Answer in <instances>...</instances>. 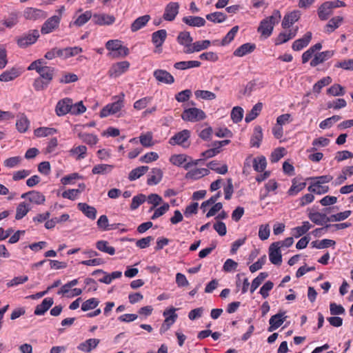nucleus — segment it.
Returning <instances> with one entry per match:
<instances>
[{
  "label": "nucleus",
  "mask_w": 353,
  "mask_h": 353,
  "mask_svg": "<svg viewBox=\"0 0 353 353\" xmlns=\"http://www.w3.org/2000/svg\"><path fill=\"white\" fill-rule=\"evenodd\" d=\"M92 17V12L90 10L85 11L80 14L74 21L73 24L76 26L81 27L86 23Z\"/></svg>",
  "instance_id": "obj_56"
},
{
  "label": "nucleus",
  "mask_w": 353,
  "mask_h": 353,
  "mask_svg": "<svg viewBox=\"0 0 353 353\" xmlns=\"http://www.w3.org/2000/svg\"><path fill=\"white\" fill-rule=\"evenodd\" d=\"M30 210V208L27 203L25 202L20 203L16 209L15 219L17 220L23 219Z\"/></svg>",
  "instance_id": "obj_45"
},
{
  "label": "nucleus",
  "mask_w": 353,
  "mask_h": 353,
  "mask_svg": "<svg viewBox=\"0 0 353 353\" xmlns=\"http://www.w3.org/2000/svg\"><path fill=\"white\" fill-rule=\"evenodd\" d=\"M298 28H295L294 30H289V32H281L276 41V45H280L282 43H284L289 41L290 39L294 38L297 32Z\"/></svg>",
  "instance_id": "obj_40"
},
{
  "label": "nucleus",
  "mask_w": 353,
  "mask_h": 353,
  "mask_svg": "<svg viewBox=\"0 0 353 353\" xmlns=\"http://www.w3.org/2000/svg\"><path fill=\"white\" fill-rule=\"evenodd\" d=\"M311 244L313 248L317 249H323L334 246L336 244V242L334 240L325 239L321 241H312Z\"/></svg>",
  "instance_id": "obj_53"
},
{
  "label": "nucleus",
  "mask_w": 353,
  "mask_h": 353,
  "mask_svg": "<svg viewBox=\"0 0 353 353\" xmlns=\"http://www.w3.org/2000/svg\"><path fill=\"white\" fill-rule=\"evenodd\" d=\"M268 276L267 272H261L252 282L250 285V292L253 293L262 283V282Z\"/></svg>",
  "instance_id": "obj_51"
},
{
  "label": "nucleus",
  "mask_w": 353,
  "mask_h": 353,
  "mask_svg": "<svg viewBox=\"0 0 353 353\" xmlns=\"http://www.w3.org/2000/svg\"><path fill=\"white\" fill-rule=\"evenodd\" d=\"M335 68H342L345 70L353 71V59H344L341 61H338L334 65Z\"/></svg>",
  "instance_id": "obj_64"
},
{
  "label": "nucleus",
  "mask_w": 353,
  "mask_h": 353,
  "mask_svg": "<svg viewBox=\"0 0 353 353\" xmlns=\"http://www.w3.org/2000/svg\"><path fill=\"white\" fill-rule=\"evenodd\" d=\"M78 209L81 211L88 218L95 219L97 216V210L94 207L90 206L85 203H79Z\"/></svg>",
  "instance_id": "obj_27"
},
{
  "label": "nucleus",
  "mask_w": 353,
  "mask_h": 353,
  "mask_svg": "<svg viewBox=\"0 0 353 353\" xmlns=\"http://www.w3.org/2000/svg\"><path fill=\"white\" fill-rule=\"evenodd\" d=\"M96 247L101 252L107 253L110 255H114L115 254L114 248L110 246L109 243L106 241H98L96 243Z\"/></svg>",
  "instance_id": "obj_44"
},
{
  "label": "nucleus",
  "mask_w": 353,
  "mask_h": 353,
  "mask_svg": "<svg viewBox=\"0 0 353 353\" xmlns=\"http://www.w3.org/2000/svg\"><path fill=\"white\" fill-rule=\"evenodd\" d=\"M178 43L184 46L185 49L190 48L192 45L193 38L189 32H181L176 39Z\"/></svg>",
  "instance_id": "obj_29"
},
{
  "label": "nucleus",
  "mask_w": 353,
  "mask_h": 353,
  "mask_svg": "<svg viewBox=\"0 0 353 353\" xmlns=\"http://www.w3.org/2000/svg\"><path fill=\"white\" fill-rule=\"evenodd\" d=\"M343 21V18L337 16L332 18L325 26V32L330 34L338 28Z\"/></svg>",
  "instance_id": "obj_33"
},
{
  "label": "nucleus",
  "mask_w": 353,
  "mask_h": 353,
  "mask_svg": "<svg viewBox=\"0 0 353 353\" xmlns=\"http://www.w3.org/2000/svg\"><path fill=\"white\" fill-rule=\"evenodd\" d=\"M26 19L36 21L39 19H45L47 14L42 10L34 8H27L23 12Z\"/></svg>",
  "instance_id": "obj_11"
},
{
  "label": "nucleus",
  "mask_w": 353,
  "mask_h": 353,
  "mask_svg": "<svg viewBox=\"0 0 353 353\" xmlns=\"http://www.w3.org/2000/svg\"><path fill=\"white\" fill-rule=\"evenodd\" d=\"M263 139V132L261 126L257 125L254 129L253 134L250 139V145L252 147L259 148Z\"/></svg>",
  "instance_id": "obj_34"
},
{
  "label": "nucleus",
  "mask_w": 353,
  "mask_h": 353,
  "mask_svg": "<svg viewBox=\"0 0 353 353\" xmlns=\"http://www.w3.org/2000/svg\"><path fill=\"white\" fill-rule=\"evenodd\" d=\"M195 97L197 99H202L204 100H213L216 98V94L208 90H196L194 92Z\"/></svg>",
  "instance_id": "obj_60"
},
{
  "label": "nucleus",
  "mask_w": 353,
  "mask_h": 353,
  "mask_svg": "<svg viewBox=\"0 0 353 353\" xmlns=\"http://www.w3.org/2000/svg\"><path fill=\"white\" fill-rule=\"evenodd\" d=\"M312 228L309 221H303L301 226H297L292 229L291 234L293 237L297 239L306 234Z\"/></svg>",
  "instance_id": "obj_31"
},
{
  "label": "nucleus",
  "mask_w": 353,
  "mask_h": 353,
  "mask_svg": "<svg viewBox=\"0 0 353 353\" xmlns=\"http://www.w3.org/2000/svg\"><path fill=\"white\" fill-rule=\"evenodd\" d=\"M263 108V103L261 102H259L256 103L252 110L246 114L245 117V121L246 123H250L254 119H255L257 116L260 114L261 110Z\"/></svg>",
  "instance_id": "obj_36"
},
{
  "label": "nucleus",
  "mask_w": 353,
  "mask_h": 353,
  "mask_svg": "<svg viewBox=\"0 0 353 353\" xmlns=\"http://www.w3.org/2000/svg\"><path fill=\"white\" fill-rule=\"evenodd\" d=\"M152 139V134L150 132H148L145 134H141L139 137V141L141 144L145 148H149L154 145Z\"/></svg>",
  "instance_id": "obj_57"
},
{
  "label": "nucleus",
  "mask_w": 353,
  "mask_h": 353,
  "mask_svg": "<svg viewBox=\"0 0 353 353\" xmlns=\"http://www.w3.org/2000/svg\"><path fill=\"white\" fill-rule=\"evenodd\" d=\"M332 82V79L330 77H325L318 81L313 86V91L319 93L321 89L329 85Z\"/></svg>",
  "instance_id": "obj_61"
},
{
  "label": "nucleus",
  "mask_w": 353,
  "mask_h": 353,
  "mask_svg": "<svg viewBox=\"0 0 353 353\" xmlns=\"http://www.w3.org/2000/svg\"><path fill=\"white\" fill-rule=\"evenodd\" d=\"M183 22L192 27H202L205 24V20L201 17L188 16L182 19Z\"/></svg>",
  "instance_id": "obj_28"
},
{
  "label": "nucleus",
  "mask_w": 353,
  "mask_h": 353,
  "mask_svg": "<svg viewBox=\"0 0 353 353\" xmlns=\"http://www.w3.org/2000/svg\"><path fill=\"white\" fill-rule=\"evenodd\" d=\"M252 162L254 170L259 172H263L267 165L266 159L263 156L254 158Z\"/></svg>",
  "instance_id": "obj_48"
},
{
  "label": "nucleus",
  "mask_w": 353,
  "mask_h": 353,
  "mask_svg": "<svg viewBox=\"0 0 353 353\" xmlns=\"http://www.w3.org/2000/svg\"><path fill=\"white\" fill-rule=\"evenodd\" d=\"M78 137L83 143L90 145H96L99 141L98 137L92 134L79 133Z\"/></svg>",
  "instance_id": "obj_49"
},
{
  "label": "nucleus",
  "mask_w": 353,
  "mask_h": 353,
  "mask_svg": "<svg viewBox=\"0 0 353 353\" xmlns=\"http://www.w3.org/2000/svg\"><path fill=\"white\" fill-rule=\"evenodd\" d=\"M57 132V130L52 128L41 127L34 130V135L37 137H45L49 135H53Z\"/></svg>",
  "instance_id": "obj_55"
},
{
  "label": "nucleus",
  "mask_w": 353,
  "mask_h": 353,
  "mask_svg": "<svg viewBox=\"0 0 353 353\" xmlns=\"http://www.w3.org/2000/svg\"><path fill=\"white\" fill-rule=\"evenodd\" d=\"M70 155L77 156V159L80 160L85 157L87 153V148L85 145H79L73 147L69 151Z\"/></svg>",
  "instance_id": "obj_47"
},
{
  "label": "nucleus",
  "mask_w": 353,
  "mask_h": 353,
  "mask_svg": "<svg viewBox=\"0 0 353 353\" xmlns=\"http://www.w3.org/2000/svg\"><path fill=\"white\" fill-rule=\"evenodd\" d=\"M206 117L205 112L196 108H190L184 110L182 112L183 120L190 122H196L203 120Z\"/></svg>",
  "instance_id": "obj_6"
},
{
  "label": "nucleus",
  "mask_w": 353,
  "mask_h": 353,
  "mask_svg": "<svg viewBox=\"0 0 353 353\" xmlns=\"http://www.w3.org/2000/svg\"><path fill=\"white\" fill-rule=\"evenodd\" d=\"M341 119V116L334 115L331 117H329V118L322 121L319 124V127L321 129L330 128L332 126V125L334 123L339 121Z\"/></svg>",
  "instance_id": "obj_58"
},
{
  "label": "nucleus",
  "mask_w": 353,
  "mask_h": 353,
  "mask_svg": "<svg viewBox=\"0 0 353 353\" xmlns=\"http://www.w3.org/2000/svg\"><path fill=\"white\" fill-rule=\"evenodd\" d=\"M22 71L20 68L13 67L0 74V81L8 82L12 81L19 77Z\"/></svg>",
  "instance_id": "obj_17"
},
{
  "label": "nucleus",
  "mask_w": 353,
  "mask_h": 353,
  "mask_svg": "<svg viewBox=\"0 0 353 353\" xmlns=\"http://www.w3.org/2000/svg\"><path fill=\"white\" fill-rule=\"evenodd\" d=\"M153 75L158 81L165 84H172L174 82L173 76L165 70H156Z\"/></svg>",
  "instance_id": "obj_14"
},
{
  "label": "nucleus",
  "mask_w": 353,
  "mask_h": 353,
  "mask_svg": "<svg viewBox=\"0 0 353 353\" xmlns=\"http://www.w3.org/2000/svg\"><path fill=\"white\" fill-rule=\"evenodd\" d=\"M94 23L99 26H110L114 23L116 19L113 15L107 14H95L93 15Z\"/></svg>",
  "instance_id": "obj_18"
},
{
  "label": "nucleus",
  "mask_w": 353,
  "mask_h": 353,
  "mask_svg": "<svg viewBox=\"0 0 353 353\" xmlns=\"http://www.w3.org/2000/svg\"><path fill=\"white\" fill-rule=\"evenodd\" d=\"M255 48H256V46L253 43H244L234 50V55L236 57H243V56L253 52Z\"/></svg>",
  "instance_id": "obj_32"
},
{
  "label": "nucleus",
  "mask_w": 353,
  "mask_h": 353,
  "mask_svg": "<svg viewBox=\"0 0 353 353\" xmlns=\"http://www.w3.org/2000/svg\"><path fill=\"white\" fill-rule=\"evenodd\" d=\"M312 39V32H306L303 37L294 41L292 43V48L294 51H299L306 47Z\"/></svg>",
  "instance_id": "obj_19"
},
{
  "label": "nucleus",
  "mask_w": 353,
  "mask_h": 353,
  "mask_svg": "<svg viewBox=\"0 0 353 353\" xmlns=\"http://www.w3.org/2000/svg\"><path fill=\"white\" fill-rule=\"evenodd\" d=\"M179 7L178 2L171 1L168 3L165 7L163 19L167 21H174L179 13Z\"/></svg>",
  "instance_id": "obj_8"
},
{
  "label": "nucleus",
  "mask_w": 353,
  "mask_h": 353,
  "mask_svg": "<svg viewBox=\"0 0 353 353\" xmlns=\"http://www.w3.org/2000/svg\"><path fill=\"white\" fill-rule=\"evenodd\" d=\"M281 18L280 12L276 10H274L271 16L263 19L257 29L261 37L265 39L269 37L272 33L274 26L279 23Z\"/></svg>",
  "instance_id": "obj_2"
},
{
  "label": "nucleus",
  "mask_w": 353,
  "mask_h": 353,
  "mask_svg": "<svg viewBox=\"0 0 353 353\" xmlns=\"http://www.w3.org/2000/svg\"><path fill=\"white\" fill-rule=\"evenodd\" d=\"M299 18H300V12H299V11H297V10L293 11V12L285 15V17L283 19V21H282V27L283 28H290L296 21H297Z\"/></svg>",
  "instance_id": "obj_26"
},
{
  "label": "nucleus",
  "mask_w": 353,
  "mask_h": 353,
  "mask_svg": "<svg viewBox=\"0 0 353 353\" xmlns=\"http://www.w3.org/2000/svg\"><path fill=\"white\" fill-rule=\"evenodd\" d=\"M210 174V170L207 168H195L192 170H190L185 174V179H192V180H197L203 176H207Z\"/></svg>",
  "instance_id": "obj_20"
},
{
  "label": "nucleus",
  "mask_w": 353,
  "mask_h": 353,
  "mask_svg": "<svg viewBox=\"0 0 353 353\" xmlns=\"http://www.w3.org/2000/svg\"><path fill=\"white\" fill-rule=\"evenodd\" d=\"M308 191L316 194H322L328 192L329 187L321 184H317L316 182H312L307 188Z\"/></svg>",
  "instance_id": "obj_46"
},
{
  "label": "nucleus",
  "mask_w": 353,
  "mask_h": 353,
  "mask_svg": "<svg viewBox=\"0 0 353 353\" xmlns=\"http://www.w3.org/2000/svg\"><path fill=\"white\" fill-rule=\"evenodd\" d=\"M30 194V198H28V201L30 203H34L36 205H41L43 204L46 201L45 196L35 190H32L29 192Z\"/></svg>",
  "instance_id": "obj_42"
},
{
  "label": "nucleus",
  "mask_w": 353,
  "mask_h": 353,
  "mask_svg": "<svg viewBox=\"0 0 353 353\" xmlns=\"http://www.w3.org/2000/svg\"><path fill=\"white\" fill-rule=\"evenodd\" d=\"M352 214V211L345 210L344 212H339L329 216L327 221L329 222H339L347 219Z\"/></svg>",
  "instance_id": "obj_52"
},
{
  "label": "nucleus",
  "mask_w": 353,
  "mask_h": 353,
  "mask_svg": "<svg viewBox=\"0 0 353 353\" xmlns=\"http://www.w3.org/2000/svg\"><path fill=\"white\" fill-rule=\"evenodd\" d=\"M209 169L215 171L218 174H225L228 172V165L226 164L219 166L217 161H212L208 163Z\"/></svg>",
  "instance_id": "obj_50"
},
{
  "label": "nucleus",
  "mask_w": 353,
  "mask_h": 353,
  "mask_svg": "<svg viewBox=\"0 0 353 353\" xmlns=\"http://www.w3.org/2000/svg\"><path fill=\"white\" fill-rule=\"evenodd\" d=\"M46 63L43 59H39L32 61L28 67V70H35L39 77L51 83L53 80L56 69L54 67L44 65Z\"/></svg>",
  "instance_id": "obj_1"
},
{
  "label": "nucleus",
  "mask_w": 353,
  "mask_h": 353,
  "mask_svg": "<svg viewBox=\"0 0 353 353\" xmlns=\"http://www.w3.org/2000/svg\"><path fill=\"white\" fill-rule=\"evenodd\" d=\"M39 37V32L37 30H30L28 32L23 34L17 39V45L21 48H26L28 46L34 44Z\"/></svg>",
  "instance_id": "obj_4"
},
{
  "label": "nucleus",
  "mask_w": 353,
  "mask_h": 353,
  "mask_svg": "<svg viewBox=\"0 0 353 353\" xmlns=\"http://www.w3.org/2000/svg\"><path fill=\"white\" fill-rule=\"evenodd\" d=\"M61 17L54 15L48 19L42 25L41 32L42 34H50L56 30L60 23Z\"/></svg>",
  "instance_id": "obj_9"
},
{
  "label": "nucleus",
  "mask_w": 353,
  "mask_h": 353,
  "mask_svg": "<svg viewBox=\"0 0 353 353\" xmlns=\"http://www.w3.org/2000/svg\"><path fill=\"white\" fill-rule=\"evenodd\" d=\"M29 124L30 122L24 114L18 116V119L16 122V128L19 132H26L28 129Z\"/></svg>",
  "instance_id": "obj_41"
},
{
  "label": "nucleus",
  "mask_w": 353,
  "mask_h": 353,
  "mask_svg": "<svg viewBox=\"0 0 353 353\" xmlns=\"http://www.w3.org/2000/svg\"><path fill=\"white\" fill-rule=\"evenodd\" d=\"M150 19V16L148 14H145L138 17L131 24V31L134 32L139 30L140 29L145 26V25L148 23Z\"/></svg>",
  "instance_id": "obj_30"
},
{
  "label": "nucleus",
  "mask_w": 353,
  "mask_h": 353,
  "mask_svg": "<svg viewBox=\"0 0 353 353\" xmlns=\"http://www.w3.org/2000/svg\"><path fill=\"white\" fill-rule=\"evenodd\" d=\"M118 99L111 103L106 105L100 112V117H107L109 115L114 114L119 112L124 106L123 97L124 94H122L121 97H117Z\"/></svg>",
  "instance_id": "obj_5"
},
{
  "label": "nucleus",
  "mask_w": 353,
  "mask_h": 353,
  "mask_svg": "<svg viewBox=\"0 0 353 353\" xmlns=\"http://www.w3.org/2000/svg\"><path fill=\"white\" fill-rule=\"evenodd\" d=\"M99 301L97 298H91L84 301L81 305L83 311H88L98 306Z\"/></svg>",
  "instance_id": "obj_63"
},
{
  "label": "nucleus",
  "mask_w": 353,
  "mask_h": 353,
  "mask_svg": "<svg viewBox=\"0 0 353 353\" xmlns=\"http://www.w3.org/2000/svg\"><path fill=\"white\" fill-rule=\"evenodd\" d=\"M190 159V157L184 154H174L170 158V161L172 164L178 167H183Z\"/></svg>",
  "instance_id": "obj_35"
},
{
  "label": "nucleus",
  "mask_w": 353,
  "mask_h": 353,
  "mask_svg": "<svg viewBox=\"0 0 353 353\" xmlns=\"http://www.w3.org/2000/svg\"><path fill=\"white\" fill-rule=\"evenodd\" d=\"M285 312H279L278 314L273 315L269 321L270 327H268L269 332H272L279 327L285 321L286 316Z\"/></svg>",
  "instance_id": "obj_16"
},
{
  "label": "nucleus",
  "mask_w": 353,
  "mask_h": 353,
  "mask_svg": "<svg viewBox=\"0 0 353 353\" xmlns=\"http://www.w3.org/2000/svg\"><path fill=\"white\" fill-rule=\"evenodd\" d=\"M100 342L99 339H89L85 341L84 342L80 343L77 348L78 350L89 353L93 349L97 347Z\"/></svg>",
  "instance_id": "obj_24"
},
{
  "label": "nucleus",
  "mask_w": 353,
  "mask_h": 353,
  "mask_svg": "<svg viewBox=\"0 0 353 353\" xmlns=\"http://www.w3.org/2000/svg\"><path fill=\"white\" fill-rule=\"evenodd\" d=\"M50 83L47 82L45 79L37 77L34 79L32 86L36 91H42L46 90Z\"/></svg>",
  "instance_id": "obj_59"
},
{
  "label": "nucleus",
  "mask_w": 353,
  "mask_h": 353,
  "mask_svg": "<svg viewBox=\"0 0 353 353\" xmlns=\"http://www.w3.org/2000/svg\"><path fill=\"white\" fill-rule=\"evenodd\" d=\"M345 6V3L343 1L335 0L332 1H325L319 6L318 9V16L321 20L325 21L332 14L334 8Z\"/></svg>",
  "instance_id": "obj_3"
},
{
  "label": "nucleus",
  "mask_w": 353,
  "mask_h": 353,
  "mask_svg": "<svg viewBox=\"0 0 353 353\" xmlns=\"http://www.w3.org/2000/svg\"><path fill=\"white\" fill-rule=\"evenodd\" d=\"M334 54V50H325L319 53H316L314 54V58L310 61V65L312 67L317 66L318 65L332 57Z\"/></svg>",
  "instance_id": "obj_13"
},
{
  "label": "nucleus",
  "mask_w": 353,
  "mask_h": 353,
  "mask_svg": "<svg viewBox=\"0 0 353 353\" xmlns=\"http://www.w3.org/2000/svg\"><path fill=\"white\" fill-rule=\"evenodd\" d=\"M130 67V63L127 61L116 63L112 65L109 70L110 77H117L125 72Z\"/></svg>",
  "instance_id": "obj_12"
},
{
  "label": "nucleus",
  "mask_w": 353,
  "mask_h": 353,
  "mask_svg": "<svg viewBox=\"0 0 353 353\" xmlns=\"http://www.w3.org/2000/svg\"><path fill=\"white\" fill-rule=\"evenodd\" d=\"M114 166L109 164H97L94 165L92 170L94 174H106L110 173Z\"/></svg>",
  "instance_id": "obj_38"
},
{
  "label": "nucleus",
  "mask_w": 353,
  "mask_h": 353,
  "mask_svg": "<svg viewBox=\"0 0 353 353\" xmlns=\"http://www.w3.org/2000/svg\"><path fill=\"white\" fill-rule=\"evenodd\" d=\"M210 45L209 40L198 41L192 43V46L188 49H185V54H191L195 52H199L207 49Z\"/></svg>",
  "instance_id": "obj_25"
},
{
  "label": "nucleus",
  "mask_w": 353,
  "mask_h": 353,
  "mask_svg": "<svg viewBox=\"0 0 353 353\" xmlns=\"http://www.w3.org/2000/svg\"><path fill=\"white\" fill-rule=\"evenodd\" d=\"M201 62L199 61H179L174 64V67L176 70H186L192 68H198L201 65Z\"/></svg>",
  "instance_id": "obj_39"
},
{
  "label": "nucleus",
  "mask_w": 353,
  "mask_h": 353,
  "mask_svg": "<svg viewBox=\"0 0 353 353\" xmlns=\"http://www.w3.org/2000/svg\"><path fill=\"white\" fill-rule=\"evenodd\" d=\"M163 172L160 168H154L148 176L147 183L149 185L158 184L162 179Z\"/></svg>",
  "instance_id": "obj_22"
},
{
  "label": "nucleus",
  "mask_w": 353,
  "mask_h": 353,
  "mask_svg": "<svg viewBox=\"0 0 353 353\" xmlns=\"http://www.w3.org/2000/svg\"><path fill=\"white\" fill-rule=\"evenodd\" d=\"M190 134L189 130H183L172 136L169 140V143L172 145H179L184 148H187L190 145V143L188 142Z\"/></svg>",
  "instance_id": "obj_7"
},
{
  "label": "nucleus",
  "mask_w": 353,
  "mask_h": 353,
  "mask_svg": "<svg viewBox=\"0 0 353 353\" xmlns=\"http://www.w3.org/2000/svg\"><path fill=\"white\" fill-rule=\"evenodd\" d=\"M226 18V14L221 12H215L206 15V19L213 23H222Z\"/></svg>",
  "instance_id": "obj_54"
},
{
  "label": "nucleus",
  "mask_w": 353,
  "mask_h": 353,
  "mask_svg": "<svg viewBox=\"0 0 353 353\" xmlns=\"http://www.w3.org/2000/svg\"><path fill=\"white\" fill-rule=\"evenodd\" d=\"M279 243H272L269 248V259L274 265H280L282 262L281 248L279 246Z\"/></svg>",
  "instance_id": "obj_10"
},
{
  "label": "nucleus",
  "mask_w": 353,
  "mask_h": 353,
  "mask_svg": "<svg viewBox=\"0 0 353 353\" xmlns=\"http://www.w3.org/2000/svg\"><path fill=\"white\" fill-rule=\"evenodd\" d=\"M71 108V99L65 98L58 101L55 108L56 114L58 116H63L70 113Z\"/></svg>",
  "instance_id": "obj_15"
},
{
  "label": "nucleus",
  "mask_w": 353,
  "mask_h": 353,
  "mask_svg": "<svg viewBox=\"0 0 353 353\" xmlns=\"http://www.w3.org/2000/svg\"><path fill=\"white\" fill-rule=\"evenodd\" d=\"M149 168L148 166H139L137 168L133 169L130 173L128 176V179L131 181H135L136 179L140 178L144 174H145Z\"/></svg>",
  "instance_id": "obj_43"
},
{
  "label": "nucleus",
  "mask_w": 353,
  "mask_h": 353,
  "mask_svg": "<svg viewBox=\"0 0 353 353\" xmlns=\"http://www.w3.org/2000/svg\"><path fill=\"white\" fill-rule=\"evenodd\" d=\"M308 217L313 223L319 225H322L324 223L329 222L327 221L329 216H327L325 213L310 212Z\"/></svg>",
  "instance_id": "obj_37"
},
{
  "label": "nucleus",
  "mask_w": 353,
  "mask_h": 353,
  "mask_svg": "<svg viewBox=\"0 0 353 353\" xmlns=\"http://www.w3.org/2000/svg\"><path fill=\"white\" fill-rule=\"evenodd\" d=\"M167 37V32L164 29L157 30L152 34V41L155 46L156 48H159L162 46Z\"/></svg>",
  "instance_id": "obj_21"
},
{
  "label": "nucleus",
  "mask_w": 353,
  "mask_h": 353,
  "mask_svg": "<svg viewBox=\"0 0 353 353\" xmlns=\"http://www.w3.org/2000/svg\"><path fill=\"white\" fill-rule=\"evenodd\" d=\"M54 301L52 298L48 297L44 299L41 303L38 305L34 312L35 315H43L53 305Z\"/></svg>",
  "instance_id": "obj_23"
},
{
  "label": "nucleus",
  "mask_w": 353,
  "mask_h": 353,
  "mask_svg": "<svg viewBox=\"0 0 353 353\" xmlns=\"http://www.w3.org/2000/svg\"><path fill=\"white\" fill-rule=\"evenodd\" d=\"M327 94L332 96H343L345 93V89L339 84L332 85L327 90Z\"/></svg>",
  "instance_id": "obj_62"
}]
</instances>
